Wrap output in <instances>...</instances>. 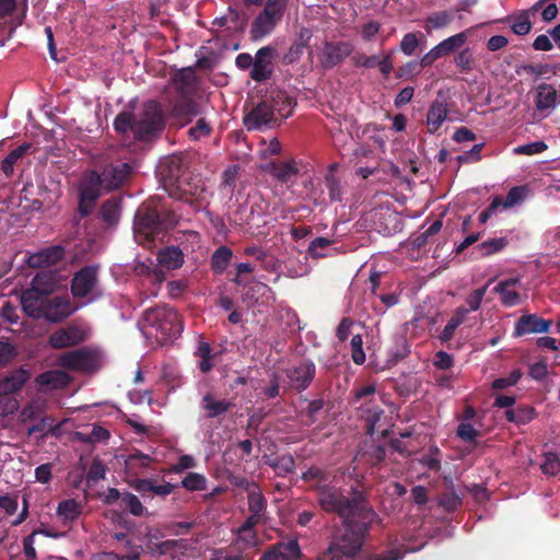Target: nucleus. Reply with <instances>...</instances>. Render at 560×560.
<instances>
[{
    "instance_id": "f03ea898",
    "label": "nucleus",
    "mask_w": 560,
    "mask_h": 560,
    "mask_svg": "<svg viewBox=\"0 0 560 560\" xmlns=\"http://www.w3.org/2000/svg\"><path fill=\"white\" fill-rule=\"evenodd\" d=\"M186 170L187 164L184 156L172 154L160 161L156 175L171 198L183 200L198 208L206 189L203 186L197 185L192 188L190 183L184 178Z\"/></svg>"
},
{
    "instance_id": "5fc2aeb1",
    "label": "nucleus",
    "mask_w": 560,
    "mask_h": 560,
    "mask_svg": "<svg viewBox=\"0 0 560 560\" xmlns=\"http://www.w3.org/2000/svg\"><path fill=\"white\" fill-rule=\"evenodd\" d=\"M527 191L528 189L526 186L512 187L503 199V208H511L524 201L527 196Z\"/></svg>"
},
{
    "instance_id": "3c124183",
    "label": "nucleus",
    "mask_w": 560,
    "mask_h": 560,
    "mask_svg": "<svg viewBox=\"0 0 560 560\" xmlns=\"http://www.w3.org/2000/svg\"><path fill=\"white\" fill-rule=\"evenodd\" d=\"M453 20V16L447 11H438L430 14L425 20V28L429 32L430 28H442L447 26Z\"/></svg>"
},
{
    "instance_id": "0eeeda50",
    "label": "nucleus",
    "mask_w": 560,
    "mask_h": 560,
    "mask_svg": "<svg viewBox=\"0 0 560 560\" xmlns=\"http://www.w3.org/2000/svg\"><path fill=\"white\" fill-rule=\"evenodd\" d=\"M101 188L103 185L100 183L98 171L86 172L79 186L78 212L82 218L90 215L94 210L101 196Z\"/></svg>"
},
{
    "instance_id": "4468645a",
    "label": "nucleus",
    "mask_w": 560,
    "mask_h": 560,
    "mask_svg": "<svg viewBox=\"0 0 560 560\" xmlns=\"http://www.w3.org/2000/svg\"><path fill=\"white\" fill-rule=\"evenodd\" d=\"M97 271L96 266H85L74 273L71 281V293L74 298H86L95 291Z\"/></svg>"
},
{
    "instance_id": "69168bd1",
    "label": "nucleus",
    "mask_w": 560,
    "mask_h": 560,
    "mask_svg": "<svg viewBox=\"0 0 560 560\" xmlns=\"http://www.w3.org/2000/svg\"><path fill=\"white\" fill-rule=\"evenodd\" d=\"M377 57L378 56H376V55L365 56L362 52H355V54L353 52L352 57H351V61L354 67L373 69L376 67Z\"/></svg>"
},
{
    "instance_id": "f8f14e48",
    "label": "nucleus",
    "mask_w": 560,
    "mask_h": 560,
    "mask_svg": "<svg viewBox=\"0 0 560 560\" xmlns=\"http://www.w3.org/2000/svg\"><path fill=\"white\" fill-rule=\"evenodd\" d=\"M277 121L278 118L265 98L254 105L243 118V124L248 131L272 128Z\"/></svg>"
},
{
    "instance_id": "37998d69",
    "label": "nucleus",
    "mask_w": 560,
    "mask_h": 560,
    "mask_svg": "<svg viewBox=\"0 0 560 560\" xmlns=\"http://www.w3.org/2000/svg\"><path fill=\"white\" fill-rule=\"evenodd\" d=\"M425 37L421 32H410L404 35L400 42V50L406 56H412L417 48L424 43Z\"/></svg>"
},
{
    "instance_id": "423d86ee",
    "label": "nucleus",
    "mask_w": 560,
    "mask_h": 560,
    "mask_svg": "<svg viewBox=\"0 0 560 560\" xmlns=\"http://www.w3.org/2000/svg\"><path fill=\"white\" fill-rule=\"evenodd\" d=\"M58 363L66 370L91 373L98 369L100 358L96 351L83 347L61 353Z\"/></svg>"
},
{
    "instance_id": "58836bf2",
    "label": "nucleus",
    "mask_w": 560,
    "mask_h": 560,
    "mask_svg": "<svg viewBox=\"0 0 560 560\" xmlns=\"http://www.w3.org/2000/svg\"><path fill=\"white\" fill-rule=\"evenodd\" d=\"M233 253L228 246L218 247L211 256V269L221 275L229 266Z\"/></svg>"
},
{
    "instance_id": "c756f323",
    "label": "nucleus",
    "mask_w": 560,
    "mask_h": 560,
    "mask_svg": "<svg viewBox=\"0 0 560 560\" xmlns=\"http://www.w3.org/2000/svg\"><path fill=\"white\" fill-rule=\"evenodd\" d=\"M173 85L176 95H194L196 92V79L191 69H182L173 77Z\"/></svg>"
},
{
    "instance_id": "ddd939ff",
    "label": "nucleus",
    "mask_w": 560,
    "mask_h": 560,
    "mask_svg": "<svg viewBox=\"0 0 560 560\" xmlns=\"http://www.w3.org/2000/svg\"><path fill=\"white\" fill-rule=\"evenodd\" d=\"M276 57V48L272 46H264L259 48L254 56L253 69L250 78L256 82H265L269 80L273 73V58Z\"/></svg>"
},
{
    "instance_id": "a878e982",
    "label": "nucleus",
    "mask_w": 560,
    "mask_h": 560,
    "mask_svg": "<svg viewBox=\"0 0 560 560\" xmlns=\"http://www.w3.org/2000/svg\"><path fill=\"white\" fill-rule=\"evenodd\" d=\"M161 129V120L158 117H149L145 115L143 118L136 119L133 125V137L138 141L151 140Z\"/></svg>"
},
{
    "instance_id": "a211bd4d",
    "label": "nucleus",
    "mask_w": 560,
    "mask_h": 560,
    "mask_svg": "<svg viewBox=\"0 0 560 560\" xmlns=\"http://www.w3.org/2000/svg\"><path fill=\"white\" fill-rule=\"evenodd\" d=\"M313 37L311 28L302 26L295 33L294 39L288 50L283 54L281 62L285 66L296 63L304 54V50L310 47V42Z\"/></svg>"
},
{
    "instance_id": "13d9d810",
    "label": "nucleus",
    "mask_w": 560,
    "mask_h": 560,
    "mask_svg": "<svg viewBox=\"0 0 560 560\" xmlns=\"http://www.w3.org/2000/svg\"><path fill=\"white\" fill-rule=\"evenodd\" d=\"M351 358L353 362L361 365L365 362V352L363 350V340L361 335H354L351 338Z\"/></svg>"
},
{
    "instance_id": "ea45409f",
    "label": "nucleus",
    "mask_w": 560,
    "mask_h": 560,
    "mask_svg": "<svg viewBox=\"0 0 560 560\" xmlns=\"http://www.w3.org/2000/svg\"><path fill=\"white\" fill-rule=\"evenodd\" d=\"M153 458L139 451L131 453L125 460L126 469L130 475H138L139 469L148 468Z\"/></svg>"
},
{
    "instance_id": "6ab92c4d",
    "label": "nucleus",
    "mask_w": 560,
    "mask_h": 560,
    "mask_svg": "<svg viewBox=\"0 0 560 560\" xmlns=\"http://www.w3.org/2000/svg\"><path fill=\"white\" fill-rule=\"evenodd\" d=\"M281 19L282 16L278 12L275 13L272 10H269V8H264L252 23V39L258 40L269 35Z\"/></svg>"
},
{
    "instance_id": "aec40b11",
    "label": "nucleus",
    "mask_w": 560,
    "mask_h": 560,
    "mask_svg": "<svg viewBox=\"0 0 560 560\" xmlns=\"http://www.w3.org/2000/svg\"><path fill=\"white\" fill-rule=\"evenodd\" d=\"M65 256V249L60 245L46 247L37 253L31 254L26 262L30 267L38 269L57 265Z\"/></svg>"
},
{
    "instance_id": "b1692460",
    "label": "nucleus",
    "mask_w": 560,
    "mask_h": 560,
    "mask_svg": "<svg viewBox=\"0 0 560 560\" xmlns=\"http://www.w3.org/2000/svg\"><path fill=\"white\" fill-rule=\"evenodd\" d=\"M30 378V373L22 369H15L0 378V397L9 396L23 388Z\"/></svg>"
},
{
    "instance_id": "774afa93",
    "label": "nucleus",
    "mask_w": 560,
    "mask_h": 560,
    "mask_svg": "<svg viewBox=\"0 0 560 560\" xmlns=\"http://www.w3.org/2000/svg\"><path fill=\"white\" fill-rule=\"evenodd\" d=\"M36 535H38V530H33L23 539V552L25 555V560H37V553L34 546Z\"/></svg>"
},
{
    "instance_id": "052dcab7",
    "label": "nucleus",
    "mask_w": 560,
    "mask_h": 560,
    "mask_svg": "<svg viewBox=\"0 0 560 560\" xmlns=\"http://www.w3.org/2000/svg\"><path fill=\"white\" fill-rule=\"evenodd\" d=\"M421 67L418 61L411 60L399 67L396 71V78L398 79H412L421 73Z\"/></svg>"
},
{
    "instance_id": "7ed1b4c3",
    "label": "nucleus",
    "mask_w": 560,
    "mask_h": 560,
    "mask_svg": "<svg viewBox=\"0 0 560 560\" xmlns=\"http://www.w3.org/2000/svg\"><path fill=\"white\" fill-rule=\"evenodd\" d=\"M178 219L175 211L159 198H151L136 212L135 236L139 243L152 242L160 233L175 228Z\"/></svg>"
},
{
    "instance_id": "79ce46f5",
    "label": "nucleus",
    "mask_w": 560,
    "mask_h": 560,
    "mask_svg": "<svg viewBox=\"0 0 560 560\" xmlns=\"http://www.w3.org/2000/svg\"><path fill=\"white\" fill-rule=\"evenodd\" d=\"M267 464L272 467L278 476H285L295 470V460L291 454H283Z\"/></svg>"
},
{
    "instance_id": "603ef678",
    "label": "nucleus",
    "mask_w": 560,
    "mask_h": 560,
    "mask_svg": "<svg viewBox=\"0 0 560 560\" xmlns=\"http://www.w3.org/2000/svg\"><path fill=\"white\" fill-rule=\"evenodd\" d=\"M544 459L540 464L542 474L547 476H556L560 472V459L557 454L552 452L545 453Z\"/></svg>"
},
{
    "instance_id": "6e6552de",
    "label": "nucleus",
    "mask_w": 560,
    "mask_h": 560,
    "mask_svg": "<svg viewBox=\"0 0 560 560\" xmlns=\"http://www.w3.org/2000/svg\"><path fill=\"white\" fill-rule=\"evenodd\" d=\"M103 502L106 505H118L124 512L136 517L151 515L141 500L129 491H119L116 488H109L104 494Z\"/></svg>"
},
{
    "instance_id": "864d4df0",
    "label": "nucleus",
    "mask_w": 560,
    "mask_h": 560,
    "mask_svg": "<svg viewBox=\"0 0 560 560\" xmlns=\"http://www.w3.org/2000/svg\"><path fill=\"white\" fill-rule=\"evenodd\" d=\"M105 475H106V466L104 465V463L101 459L94 458L91 463V466H90L88 475H86L88 487H91L92 485L96 483L97 481L104 479Z\"/></svg>"
},
{
    "instance_id": "4d7b16f0",
    "label": "nucleus",
    "mask_w": 560,
    "mask_h": 560,
    "mask_svg": "<svg viewBox=\"0 0 560 560\" xmlns=\"http://www.w3.org/2000/svg\"><path fill=\"white\" fill-rule=\"evenodd\" d=\"M454 62L463 72H470L474 68V56L471 49L466 47L458 51L454 57Z\"/></svg>"
},
{
    "instance_id": "a18cd8bd",
    "label": "nucleus",
    "mask_w": 560,
    "mask_h": 560,
    "mask_svg": "<svg viewBox=\"0 0 560 560\" xmlns=\"http://www.w3.org/2000/svg\"><path fill=\"white\" fill-rule=\"evenodd\" d=\"M508 245L509 240L506 237H494L480 243L478 249L482 257H489L502 252Z\"/></svg>"
},
{
    "instance_id": "680f3d73",
    "label": "nucleus",
    "mask_w": 560,
    "mask_h": 560,
    "mask_svg": "<svg viewBox=\"0 0 560 560\" xmlns=\"http://www.w3.org/2000/svg\"><path fill=\"white\" fill-rule=\"evenodd\" d=\"M522 372L521 370L516 369L513 370L508 376L505 377H499L493 381L492 388L493 389H504L510 386H514L521 378Z\"/></svg>"
},
{
    "instance_id": "39448f33",
    "label": "nucleus",
    "mask_w": 560,
    "mask_h": 560,
    "mask_svg": "<svg viewBox=\"0 0 560 560\" xmlns=\"http://www.w3.org/2000/svg\"><path fill=\"white\" fill-rule=\"evenodd\" d=\"M184 323L178 312L167 305H159L144 311L142 316V331L148 338L164 343L180 336Z\"/></svg>"
},
{
    "instance_id": "c9c22d12",
    "label": "nucleus",
    "mask_w": 560,
    "mask_h": 560,
    "mask_svg": "<svg viewBox=\"0 0 560 560\" xmlns=\"http://www.w3.org/2000/svg\"><path fill=\"white\" fill-rule=\"evenodd\" d=\"M178 541L168 539L164 541H153L152 538H149L147 541V548L150 550L151 555L158 558L162 557H173L177 551Z\"/></svg>"
},
{
    "instance_id": "09e8293b",
    "label": "nucleus",
    "mask_w": 560,
    "mask_h": 560,
    "mask_svg": "<svg viewBox=\"0 0 560 560\" xmlns=\"http://www.w3.org/2000/svg\"><path fill=\"white\" fill-rule=\"evenodd\" d=\"M136 117L132 113L122 112L118 114L114 120V128L120 135H126L133 131Z\"/></svg>"
},
{
    "instance_id": "8fccbe9b",
    "label": "nucleus",
    "mask_w": 560,
    "mask_h": 560,
    "mask_svg": "<svg viewBox=\"0 0 560 560\" xmlns=\"http://www.w3.org/2000/svg\"><path fill=\"white\" fill-rule=\"evenodd\" d=\"M180 486L188 491H202L207 489V479L198 472H188Z\"/></svg>"
},
{
    "instance_id": "bf43d9fd",
    "label": "nucleus",
    "mask_w": 560,
    "mask_h": 560,
    "mask_svg": "<svg viewBox=\"0 0 560 560\" xmlns=\"http://www.w3.org/2000/svg\"><path fill=\"white\" fill-rule=\"evenodd\" d=\"M211 560H245V557L242 551L231 546L215 550Z\"/></svg>"
},
{
    "instance_id": "bb28decb",
    "label": "nucleus",
    "mask_w": 560,
    "mask_h": 560,
    "mask_svg": "<svg viewBox=\"0 0 560 560\" xmlns=\"http://www.w3.org/2000/svg\"><path fill=\"white\" fill-rule=\"evenodd\" d=\"M448 114V105L445 100L436 98L432 102L427 113V126L430 133L436 132L445 121Z\"/></svg>"
},
{
    "instance_id": "1a4fd4ad",
    "label": "nucleus",
    "mask_w": 560,
    "mask_h": 560,
    "mask_svg": "<svg viewBox=\"0 0 560 560\" xmlns=\"http://www.w3.org/2000/svg\"><path fill=\"white\" fill-rule=\"evenodd\" d=\"M354 45L350 40H325L319 56L324 69H332L341 65L348 57H352Z\"/></svg>"
},
{
    "instance_id": "9b49d317",
    "label": "nucleus",
    "mask_w": 560,
    "mask_h": 560,
    "mask_svg": "<svg viewBox=\"0 0 560 560\" xmlns=\"http://www.w3.org/2000/svg\"><path fill=\"white\" fill-rule=\"evenodd\" d=\"M132 166L127 162H112L98 172L100 183L107 191L120 188L131 176Z\"/></svg>"
},
{
    "instance_id": "f3484780",
    "label": "nucleus",
    "mask_w": 560,
    "mask_h": 560,
    "mask_svg": "<svg viewBox=\"0 0 560 560\" xmlns=\"http://www.w3.org/2000/svg\"><path fill=\"white\" fill-rule=\"evenodd\" d=\"M130 486L142 495L145 502L149 499L152 500L153 495L164 499L178 487L170 482L158 485L152 478H137L130 482Z\"/></svg>"
},
{
    "instance_id": "cd10ccee",
    "label": "nucleus",
    "mask_w": 560,
    "mask_h": 560,
    "mask_svg": "<svg viewBox=\"0 0 560 560\" xmlns=\"http://www.w3.org/2000/svg\"><path fill=\"white\" fill-rule=\"evenodd\" d=\"M71 382V377L62 370H49L40 373L36 377V383L40 387L49 389L66 388Z\"/></svg>"
},
{
    "instance_id": "f704fd0d",
    "label": "nucleus",
    "mask_w": 560,
    "mask_h": 560,
    "mask_svg": "<svg viewBox=\"0 0 560 560\" xmlns=\"http://www.w3.org/2000/svg\"><path fill=\"white\" fill-rule=\"evenodd\" d=\"M468 38V31H463L447 37L436 45L442 57L448 56L465 45Z\"/></svg>"
},
{
    "instance_id": "4be33fe9",
    "label": "nucleus",
    "mask_w": 560,
    "mask_h": 560,
    "mask_svg": "<svg viewBox=\"0 0 560 560\" xmlns=\"http://www.w3.org/2000/svg\"><path fill=\"white\" fill-rule=\"evenodd\" d=\"M552 325V320L544 319L535 314L522 315L514 326L515 336L527 334L547 332Z\"/></svg>"
},
{
    "instance_id": "393cba45",
    "label": "nucleus",
    "mask_w": 560,
    "mask_h": 560,
    "mask_svg": "<svg viewBox=\"0 0 560 560\" xmlns=\"http://www.w3.org/2000/svg\"><path fill=\"white\" fill-rule=\"evenodd\" d=\"M235 404L229 399H218L213 394L207 393L201 399L206 419H215L224 416Z\"/></svg>"
},
{
    "instance_id": "7c9ffc66",
    "label": "nucleus",
    "mask_w": 560,
    "mask_h": 560,
    "mask_svg": "<svg viewBox=\"0 0 560 560\" xmlns=\"http://www.w3.org/2000/svg\"><path fill=\"white\" fill-rule=\"evenodd\" d=\"M559 103V94L557 90L547 83H541L537 86L535 104L537 109L546 110L555 108Z\"/></svg>"
},
{
    "instance_id": "4c0bfd02",
    "label": "nucleus",
    "mask_w": 560,
    "mask_h": 560,
    "mask_svg": "<svg viewBox=\"0 0 560 560\" xmlns=\"http://www.w3.org/2000/svg\"><path fill=\"white\" fill-rule=\"evenodd\" d=\"M120 217V202L116 198L104 201L100 209V218L108 225H115Z\"/></svg>"
},
{
    "instance_id": "de8ad7c7",
    "label": "nucleus",
    "mask_w": 560,
    "mask_h": 560,
    "mask_svg": "<svg viewBox=\"0 0 560 560\" xmlns=\"http://www.w3.org/2000/svg\"><path fill=\"white\" fill-rule=\"evenodd\" d=\"M325 185L328 190L330 202L342 201L343 191L340 178H338L336 175L325 174Z\"/></svg>"
},
{
    "instance_id": "9d476101",
    "label": "nucleus",
    "mask_w": 560,
    "mask_h": 560,
    "mask_svg": "<svg viewBox=\"0 0 560 560\" xmlns=\"http://www.w3.org/2000/svg\"><path fill=\"white\" fill-rule=\"evenodd\" d=\"M288 387L298 393L306 390L315 378L316 365L310 359L284 370Z\"/></svg>"
},
{
    "instance_id": "473e14b6",
    "label": "nucleus",
    "mask_w": 560,
    "mask_h": 560,
    "mask_svg": "<svg viewBox=\"0 0 560 560\" xmlns=\"http://www.w3.org/2000/svg\"><path fill=\"white\" fill-rule=\"evenodd\" d=\"M32 148V143L24 142L12 150L1 162V171L7 177H11L14 172V165L21 160Z\"/></svg>"
},
{
    "instance_id": "6e6d98bb",
    "label": "nucleus",
    "mask_w": 560,
    "mask_h": 560,
    "mask_svg": "<svg viewBox=\"0 0 560 560\" xmlns=\"http://www.w3.org/2000/svg\"><path fill=\"white\" fill-rule=\"evenodd\" d=\"M549 72L556 73L553 68L548 63H538V65L525 63V65H521L516 69L517 74L526 73V74H533L536 77H542Z\"/></svg>"
},
{
    "instance_id": "2eb2a0df",
    "label": "nucleus",
    "mask_w": 560,
    "mask_h": 560,
    "mask_svg": "<svg viewBox=\"0 0 560 560\" xmlns=\"http://www.w3.org/2000/svg\"><path fill=\"white\" fill-rule=\"evenodd\" d=\"M86 339V331L78 325H68L67 327L55 330L50 336L48 343L54 349H63L74 347Z\"/></svg>"
},
{
    "instance_id": "2f4dec72",
    "label": "nucleus",
    "mask_w": 560,
    "mask_h": 560,
    "mask_svg": "<svg viewBox=\"0 0 560 560\" xmlns=\"http://www.w3.org/2000/svg\"><path fill=\"white\" fill-rule=\"evenodd\" d=\"M269 172L277 180L287 184L299 173V168L294 160L285 162H270Z\"/></svg>"
},
{
    "instance_id": "412c9836",
    "label": "nucleus",
    "mask_w": 560,
    "mask_h": 560,
    "mask_svg": "<svg viewBox=\"0 0 560 560\" xmlns=\"http://www.w3.org/2000/svg\"><path fill=\"white\" fill-rule=\"evenodd\" d=\"M302 556L296 539L280 541L267 550L259 560H299Z\"/></svg>"
},
{
    "instance_id": "dca6fc26",
    "label": "nucleus",
    "mask_w": 560,
    "mask_h": 560,
    "mask_svg": "<svg viewBox=\"0 0 560 560\" xmlns=\"http://www.w3.org/2000/svg\"><path fill=\"white\" fill-rule=\"evenodd\" d=\"M171 114L189 124L197 116L201 115L200 105L192 98V95H175L170 100Z\"/></svg>"
},
{
    "instance_id": "0e129e2a",
    "label": "nucleus",
    "mask_w": 560,
    "mask_h": 560,
    "mask_svg": "<svg viewBox=\"0 0 560 560\" xmlns=\"http://www.w3.org/2000/svg\"><path fill=\"white\" fill-rule=\"evenodd\" d=\"M485 143H477L470 150L465 151L463 154L457 156L459 164L475 163L481 160V151Z\"/></svg>"
},
{
    "instance_id": "e433bc0d",
    "label": "nucleus",
    "mask_w": 560,
    "mask_h": 560,
    "mask_svg": "<svg viewBox=\"0 0 560 560\" xmlns=\"http://www.w3.org/2000/svg\"><path fill=\"white\" fill-rule=\"evenodd\" d=\"M82 512L80 503L74 499L62 500L58 503L57 515L66 523L75 521Z\"/></svg>"
},
{
    "instance_id": "f257e3e1",
    "label": "nucleus",
    "mask_w": 560,
    "mask_h": 560,
    "mask_svg": "<svg viewBox=\"0 0 560 560\" xmlns=\"http://www.w3.org/2000/svg\"><path fill=\"white\" fill-rule=\"evenodd\" d=\"M317 503L323 511L338 515L342 520L343 530L336 534L327 549L316 560H357L365 538L378 515L369 502L365 491L351 487V497L330 485L320 488ZM400 553L390 549L382 553L370 555L365 560H398Z\"/></svg>"
},
{
    "instance_id": "c03bdc74",
    "label": "nucleus",
    "mask_w": 560,
    "mask_h": 560,
    "mask_svg": "<svg viewBox=\"0 0 560 560\" xmlns=\"http://www.w3.org/2000/svg\"><path fill=\"white\" fill-rule=\"evenodd\" d=\"M248 510L252 514L264 516L267 509V500L260 489L250 490L247 495Z\"/></svg>"
},
{
    "instance_id": "338daca9",
    "label": "nucleus",
    "mask_w": 560,
    "mask_h": 560,
    "mask_svg": "<svg viewBox=\"0 0 560 560\" xmlns=\"http://www.w3.org/2000/svg\"><path fill=\"white\" fill-rule=\"evenodd\" d=\"M238 174L237 165H230L226 167L222 174V188H228L230 192H232L235 188L236 177Z\"/></svg>"
},
{
    "instance_id": "a19ab883",
    "label": "nucleus",
    "mask_w": 560,
    "mask_h": 560,
    "mask_svg": "<svg viewBox=\"0 0 560 560\" xmlns=\"http://www.w3.org/2000/svg\"><path fill=\"white\" fill-rule=\"evenodd\" d=\"M213 131V126L206 117H200L196 124L187 131V136L192 141H199L209 138Z\"/></svg>"
},
{
    "instance_id": "72a5a7b5",
    "label": "nucleus",
    "mask_w": 560,
    "mask_h": 560,
    "mask_svg": "<svg viewBox=\"0 0 560 560\" xmlns=\"http://www.w3.org/2000/svg\"><path fill=\"white\" fill-rule=\"evenodd\" d=\"M158 259L163 267L174 270L182 267L184 262V254L178 247L171 246L162 249L159 253Z\"/></svg>"
},
{
    "instance_id": "5701e85b",
    "label": "nucleus",
    "mask_w": 560,
    "mask_h": 560,
    "mask_svg": "<svg viewBox=\"0 0 560 560\" xmlns=\"http://www.w3.org/2000/svg\"><path fill=\"white\" fill-rule=\"evenodd\" d=\"M265 100L269 103L275 116H279L282 119L288 118L292 114L295 105L293 97L282 90L272 91Z\"/></svg>"
},
{
    "instance_id": "20e7f679",
    "label": "nucleus",
    "mask_w": 560,
    "mask_h": 560,
    "mask_svg": "<svg viewBox=\"0 0 560 560\" xmlns=\"http://www.w3.org/2000/svg\"><path fill=\"white\" fill-rule=\"evenodd\" d=\"M21 303L28 316L51 323H59L78 310L68 296L48 298L35 287L23 292Z\"/></svg>"
},
{
    "instance_id": "c85d7f7f",
    "label": "nucleus",
    "mask_w": 560,
    "mask_h": 560,
    "mask_svg": "<svg viewBox=\"0 0 560 560\" xmlns=\"http://www.w3.org/2000/svg\"><path fill=\"white\" fill-rule=\"evenodd\" d=\"M301 479L310 485V489L316 492V497L319 494L320 488L331 485L329 472L318 466H311L301 475Z\"/></svg>"
},
{
    "instance_id": "e2e57ef3",
    "label": "nucleus",
    "mask_w": 560,
    "mask_h": 560,
    "mask_svg": "<svg viewBox=\"0 0 560 560\" xmlns=\"http://www.w3.org/2000/svg\"><path fill=\"white\" fill-rule=\"evenodd\" d=\"M491 280L483 287L481 288H478L476 290H474L467 298H466V303L468 304L469 306V312L472 311H477L479 310L480 305H481V302L483 300V296L487 292V289L490 284Z\"/></svg>"
},
{
    "instance_id": "49530a36",
    "label": "nucleus",
    "mask_w": 560,
    "mask_h": 560,
    "mask_svg": "<svg viewBox=\"0 0 560 560\" xmlns=\"http://www.w3.org/2000/svg\"><path fill=\"white\" fill-rule=\"evenodd\" d=\"M529 13H535L532 11V9L529 11H522L518 15L512 18V24H511V30L513 31V33H515L516 35H526L530 32L532 30V22H530V19H529Z\"/></svg>"
}]
</instances>
